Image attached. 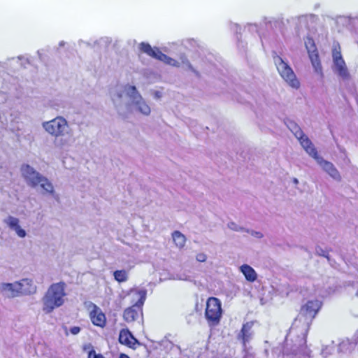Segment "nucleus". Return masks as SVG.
I'll return each instance as SVG.
<instances>
[{
    "instance_id": "14",
    "label": "nucleus",
    "mask_w": 358,
    "mask_h": 358,
    "mask_svg": "<svg viewBox=\"0 0 358 358\" xmlns=\"http://www.w3.org/2000/svg\"><path fill=\"white\" fill-rule=\"evenodd\" d=\"M19 285L17 282L12 283H0V294L8 298H14L19 295Z\"/></svg>"
},
{
    "instance_id": "28",
    "label": "nucleus",
    "mask_w": 358,
    "mask_h": 358,
    "mask_svg": "<svg viewBox=\"0 0 358 358\" xmlns=\"http://www.w3.org/2000/svg\"><path fill=\"white\" fill-rule=\"evenodd\" d=\"M134 290H135V291H139V292H140V291H146V292H147V290H146L145 289H144V288H133V289H131L129 290V292L127 293V296L128 297H129V299H130V302H131V303H133V305H135V302H137V301H138V296H132V295H131L132 292H133V291H134Z\"/></svg>"
},
{
    "instance_id": "44",
    "label": "nucleus",
    "mask_w": 358,
    "mask_h": 358,
    "mask_svg": "<svg viewBox=\"0 0 358 358\" xmlns=\"http://www.w3.org/2000/svg\"><path fill=\"white\" fill-rule=\"evenodd\" d=\"M120 358H129L127 355L124 354H121Z\"/></svg>"
},
{
    "instance_id": "31",
    "label": "nucleus",
    "mask_w": 358,
    "mask_h": 358,
    "mask_svg": "<svg viewBox=\"0 0 358 358\" xmlns=\"http://www.w3.org/2000/svg\"><path fill=\"white\" fill-rule=\"evenodd\" d=\"M182 44L187 48H195L198 45V43L193 38H188L183 41Z\"/></svg>"
},
{
    "instance_id": "39",
    "label": "nucleus",
    "mask_w": 358,
    "mask_h": 358,
    "mask_svg": "<svg viewBox=\"0 0 358 358\" xmlns=\"http://www.w3.org/2000/svg\"><path fill=\"white\" fill-rule=\"evenodd\" d=\"M313 287H315V285H313ZM306 290H307L308 292H310V294H315V295H319V296H320V295H321L320 292V291L318 290V289H317V288H316V287H314L313 289H310V287H306Z\"/></svg>"
},
{
    "instance_id": "26",
    "label": "nucleus",
    "mask_w": 358,
    "mask_h": 358,
    "mask_svg": "<svg viewBox=\"0 0 358 358\" xmlns=\"http://www.w3.org/2000/svg\"><path fill=\"white\" fill-rule=\"evenodd\" d=\"M114 278L119 282H124L128 280V272L125 270H117L113 273Z\"/></svg>"
},
{
    "instance_id": "47",
    "label": "nucleus",
    "mask_w": 358,
    "mask_h": 358,
    "mask_svg": "<svg viewBox=\"0 0 358 358\" xmlns=\"http://www.w3.org/2000/svg\"><path fill=\"white\" fill-rule=\"evenodd\" d=\"M293 182H294V184H298V183H299V180H298V179H296V178H294V179H293Z\"/></svg>"
},
{
    "instance_id": "34",
    "label": "nucleus",
    "mask_w": 358,
    "mask_h": 358,
    "mask_svg": "<svg viewBox=\"0 0 358 358\" xmlns=\"http://www.w3.org/2000/svg\"><path fill=\"white\" fill-rule=\"evenodd\" d=\"M315 252H316L317 255H318L320 256L324 257L328 260H329V257L328 252L326 250L322 248L321 247L317 246L315 248Z\"/></svg>"
},
{
    "instance_id": "16",
    "label": "nucleus",
    "mask_w": 358,
    "mask_h": 358,
    "mask_svg": "<svg viewBox=\"0 0 358 358\" xmlns=\"http://www.w3.org/2000/svg\"><path fill=\"white\" fill-rule=\"evenodd\" d=\"M17 284L19 285V295L31 294L36 292V286L34 285L33 281L30 279H22L20 281H17Z\"/></svg>"
},
{
    "instance_id": "5",
    "label": "nucleus",
    "mask_w": 358,
    "mask_h": 358,
    "mask_svg": "<svg viewBox=\"0 0 358 358\" xmlns=\"http://www.w3.org/2000/svg\"><path fill=\"white\" fill-rule=\"evenodd\" d=\"M322 306V302L319 300L308 301L303 305L301 311L293 322L310 329L312 322Z\"/></svg>"
},
{
    "instance_id": "37",
    "label": "nucleus",
    "mask_w": 358,
    "mask_h": 358,
    "mask_svg": "<svg viewBox=\"0 0 358 358\" xmlns=\"http://www.w3.org/2000/svg\"><path fill=\"white\" fill-rule=\"evenodd\" d=\"M196 259L199 262H205L207 259V255L203 252L199 253L196 256Z\"/></svg>"
},
{
    "instance_id": "35",
    "label": "nucleus",
    "mask_w": 358,
    "mask_h": 358,
    "mask_svg": "<svg viewBox=\"0 0 358 358\" xmlns=\"http://www.w3.org/2000/svg\"><path fill=\"white\" fill-rule=\"evenodd\" d=\"M245 29H248L250 32H258L259 31V26L257 24L249 23L245 26Z\"/></svg>"
},
{
    "instance_id": "27",
    "label": "nucleus",
    "mask_w": 358,
    "mask_h": 358,
    "mask_svg": "<svg viewBox=\"0 0 358 358\" xmlns=\"http://www.w3.org/2000/svg\"><path fill=\"white\" fill-rule=\"evenodd\" d=\"M162 59H163L162 60V62H163L164 63H165L166 64H169L172 66H176V67L179 66V62L178 61L167 56L166 55H165V56H163Z\"/></svg>"
},
{
    "instance_id": "33",
    "label": "nucleus",
    "mask_w": 358,
    "mask_h": 358,
    "mask_svg": "<svg viewBox=\"0 0 358 358\" xmlns=\"http://www.w3.org/2000/svg\"><path fill=\"white\" fill-rule=\"evenodd\" d=\"M305 44L308 52H309L310 50L312 51L316 50L315 43L312 38H307L306 41H305Z\"/></svg>"
},
{
    "instance_id": "18",
    "label": "nucleus",
    "mask_w": 358,
    "mask_h": 358,
    "mask_svg": "<svg viewBox=\"0 0 358 358\" xmlns=\"http://www.w3.org/2000/svg\"><path fill=\"white\" fill-rule=\"evenodd\" d=\"M119 341L120 343L129 347H134L138 341L134 337L128 329H122L119 335Z\"/></svg>"
},
{
    "instance_id": "36",
    "label": "nucleus",
    "mask_w": 358,
    "mask_h": 358,
    "mask_svg": "<svg viewBox=\"0 0 358 358\" xmlns=\"http://www.w3.org/2000/svg\"><path fill=\"white\" fill-rule=\"evenodd\" d=\"M245 231L250 234L252 236L257 238H262L263 237V234L260 231H256L253 230H249V229H245Z\"/></svg>"
},
{
    "instance_id": "4",
    "label": "nucleus",
    "mask_w": 358,
    "mask_h": 358,
    "mask_svg": "<svg viewBox=\"0 0 358 358\" xmlns=\"http://www.w3.org/2000/svg\"><path fill=\"white\" fill-rule=\"evenodd\" d=\"M65 287L66 284L63 282L53 283L49 287L42 299L43 310L45 313H52L64 303Z\"/></svg>"
},
{
    "instance_id": "32",
    "label": "nucleus",
    "mask_w": 358,
    "mask_h": 358,
    "mask_svg": "<svg viewBox=\"0 0 358 358\" xmlns=\"http://www.w3.org/2000/svg\"><path fill=\"white\" fill-rule=\"evenodd\" d=\"M228 227L234 231H241V232H243L245 231V228L239 226L238 224H237L236 223L234 222H231L228 224Z\"/></svg>"
},
{
    "instance_id": "12",
    "label": "nucleus",
    "mask_w": 358,
    "mask_h": 358,
    "mask_svg": "<svg viewBox=\"0 0 358 358\" xmlns=\"http://www.w3.org/2000/svg\"><path fill=\"white\" fill-rule=\"evenodd\" d=\"M288 129L293 133L295 137L299 141L301 146L307 152L309 148L314 146L309 138L306 136L300 127L292 120H287L286 122Z\"/></svg>"
},
{
    "instance_id": "23",
    "label": "nucleus",
    "mask_w": 358,
    "mask_h": 358,
    "mask_svg": "<svg viewBox=\"0 0 358 358\" xmlns=\"http://www.w3.org/2000/svg\"><path fill=\"white\" fill-rule=\"evenodd\" d=\"M41 187L46 192L52 196L55 194V189L52 183L44 176L40 179L38 182Z\"/></svg>"
},
{
    "instance_id": "49",
    "label": "nucleus",
    "mask_w": 358,
    "mask_h": 358,
    "mask_svg": "<svg viewBox=\"0 0 358 358\" xmlns=\"http://www.w3.org/2000/svg\"><path fill=\"white\" fill-rule=\"evenodd\" d=\"M303 281H304V280H301V281H300V285H301V284L303 283Z\"/></svg>"
},
{
    "instance_id": "9",
    "label": "nucleus",
    "mask_w": 358,
    "mask_h": 358,
    "mask_svg": "<svg viewBox=\"0 0 358 358\" xmlns=\"http://www.w3.org/2000/svg\"><path fill=\"white\" fill-rule=\"evenodd\" d=\"M333 70L343 80H348L350 73L348 72L345 62L342 57L341 47L338 43H334L332 50Z\"/></svg>"
},
{
    "instance_id": "15",
    "label": "nucleus",
    "mask_w": 358,
    "mask_h": 358,
    "mask_svg": "<svg viewBox=\"0 0 358 358\" xmlns=\"http://www.w3.org/2000/svg\"><path fill=\"white\" fill-rule=\"evenodd\" d=\"M253 322H246L242 327L241 331L238 333L237 338L241 341L245 348L247 343L252 338L253 331H252Z\"/></svg>"
},
{
    "instance_id": "1",
    "label": "nucleus",
    "mask_w": 358,
    "mask_h": 358,
    "mask_svg": "<svg viewBox=\"0 0 358 358\" xmlns=\"http://www.w3.org/2000/svg\"><path fill=\"white\" fill-rule=\"evenodd\" d=\"M110 96L117 113L124 117L128 113L148 116L151 108L136 87L131 85H116L110 90Z\"/></svg>"
},
{
    "instance_id": "22",
    "label": "nucleus",
    "mask_w": 358,
    "mask_h": 358,
    "mask_svg": "<svg viewBox=\"0 0 358 358\" xmlns=\"http://www.w3.org/2000/svg\"><path fill=\"white\" fill-rule=\"evenodd\" d=\"M240 271L243 273L248 281L254 282L257 280V274L250 266L243 264L240 267Z\"/></svg>"
},
{
    "instance_id": "41",
    "label": "nucleus",
    "mask_w": 358,
    "mask_h": 358,
    "mask_svg": "<svg viewBox=\"0 0 358 358\" xmlns=\"http://www.w3.org/2000/svg\"><path fill=\"white\" fill-rule=\"evenodd\" d=\"M17 59L18 60H22V65H24L26 63L29 62L28 59H24L23 57H18Z\"/></svg>"
},
{
    "instance_id": "45",
    "label": "nucleus",
    "mask_w": 358,
    "mask_h": 358,
    "mask_svg": "<svg viewBox=\"0 0 358 358\" xmlns=\"http://www.w3.org/2000/svg\"><path fill=\"white\" fill-rule=\"evenodd\" d=\"M64 44H65V42L62 41L59 42V47H63L64 45Z\"/></svg>"
},
{
    "instance_id": "30",
    "label": "nucleus",
    "mask_w": 358,
    "mask_h": 358,
    "mask_svg": "<svg viewBox=\"0 0 358 358\" xmlns=\"http://www.w3.org/2000/svg\"><path fill=\"white\" fill-rule=\"evenodd\" d=\"M180 59L181 63L184 67L196 73V71L194 69V68L192 66V64H190L189 61L185 55H181Z\"/></svg>"
},
{
    "instance_id": "29",
    "label": "nucleus",
    "mask_w": 358,
    "mask_h": 358,
    "mask_svg": "<svg viewBox=\"0 0 358 358\" xmlns=\"http://www.w3.org/2000/svg\"><path fill=\"white\" fill-rule=\"evenodd\" d=\"M173 280L192 281V277L185 273H176L173 276Z\"/></svg>"
},
{
    "instance_id": "6",
    "label": "nucleus",
    "mask_w": 358,
    "mask_h": 358,
    "mask_svg": "<svg viewBox=\"0 0 358 358\" xmlns=\"http://www.w3.org/2000/svg\"><path fill=\"white\" fill-rule=\"evenodd\" d=\"M274 63L278 71L286 83L294 89H299L300 82L290 66L278 55H273Z\"/></svg>"
},
{
    "instance_id": "21",
    "label": "nucleus",
    "mask_w": 358,
    "mask_h": 358,
    "mask_svg": "<svg viewBox=\"0 0 358 358\" xmlns=\"http://www.w3.org/2000/svg\"><path fill=\"white\" fill-rule=\"evenodd\" d=\"M308 55L311 61L312 65L315 69V71L320 74V76H322V68L320 63V60L319 58V55L316 50L312 51L311 50H309Z\"/></svg>"
},
{
    "instance_id": "25",
    "label": "nucleus",
    "mask_w": 358,
    "mask_h": 358,
    "mask_svg": "<svg viewBox=\"0 0 358 358\" xmlns=\"http://www.w3.org/2000/svg\"><path fill=\"white\" fill-rule=\"evenodd\" d=\"M336 345L334 341H331L329 343L323 345L321 350V355L324 358H327L330 355H333L335 351Z\"/></svg>"
},
{
    "instance_id": "2",
    "label": "nucleus",
    "mask_w": 358,
    "mask_h": 358,
    "mask_svg": "<svg viewBox=\"0 0 358 358\" xmlns=\"http://www.w3.org/2000/svg\"><path fill=\"white\" fill-rule=\"evenodd\" d=\"M309 329L292 322L284 341L273 353L282 358H311L312 351L307 345Z\"/></svg>"
},
{
    "instance_id": "17",
    "label": "nucleus",
    "mask_w": 358,
    "mask_h": 358,
    "mask_svg": "<svg viewBox=\"0 0 358 358\" xmlns=\"http://www.w3.org/2000/svg\"><path fill=\"white\" fill-rule=\"evenodd\" d=\"M140 50L148 55L159 61H162L163 59L162 57L165 56V54L162 52L159 48H152L150 44L146 43L143 42L140 43Z\"/></svg>"
},
{
    "instance_id": "43",
    "label": "nucleus",
    "mask_w": 358,
    "mask_h": 358,
    "mask_svg": "<svg viewBox=\"0 0 358 358\" xmlns=\"http://www.w3.org/2000/svg\"><path fill=\"white\" fill-rule=\"evenodd\" d=\"M355 341H357V343L358 345V331L354 336Z\"/></svg>"
},
{
    "instance_id": "38",
    "label": "nucleus",
    "mask_w": 358,
    "mask_h": 358,
    "mask_svg": "<svg viewBox=\"0 0 358 358\" xmlns=\"http://www.w3.org/2000/svg\"><path fill=\"white\" fill-rule=\"evenodd\" d=\"M88 358H105L101 354H96L94 350H92L88 353Z\"/></svg>"
},
{
    "instance_id": "11",
    "label": "nucleus",
    "mask_w": 358,
    "mask_h": 358,
    "mask_svg": "<svg viewBox=\"0 0 358 358\" xmlns=\"http://www.w3.org/2000/svg\"><path fill=\"white\" fill-rule=\"evenodd\" d=\"M20 171L24 180L29 186L36 187L38 185V182L43 175L35 170L34 167L29 164H22Z\"/></svg>"
},
{
    "instance_id": "19",
    "label": "nucleus",
    "mask_w": 358,
    "mask_h": 358,
    "mask_svg": "<svg viewBox=\"0 0 358 358\" xmlns=\"http://www.w3.org/2000/svg\"><path fill=\"white\" fill-rule=\"evenodd\" d=\"M90 318L92 323L98 327H103L106 324V316L96 306L90 313Z\"/></svg>"
},
{
    "instance_id": "8",
    "label": "nucleus",
    "mask_w": 358,
    "mask_h": 358,
    "mask_svg": "<svg viewBox=\"0 0 358 358\" xmlns=\"http://www.w3.org/2000/svg\"><path fill=\"white\" fill-rule=\"evenodd\" d=\"M132 296L138 297V301L135 302V305L127 308L124 310L123 317L127 322H131L137 320L140 315H142V306L145 301L146 291H133Z\"/></svg>"
},
{
    "instance_id": "13",
    "label": "nucleus",
    "mask_w": 358,
    "mask_h": 358,
    "mask_svg": "<svg viewBox=\"0 0 358 358\" xmlns=\"http://www.w3.org/2000/svg\"><path fill=\"white\" fill-rule=\"evenodd\" d=\"M3 222L11 230L13 231L19 238H24L27 232L20 224V220L14 216L8 215L3 219Z\"/></svg>"
},
{
    "instance_id": "7",
    "label": "nucleus",
    "mask_w": 358,
    "mask_h": 358,
    "mask_svg": "<svg viewBox=\"0 0 358 358\" xmlns=\"http://www.w3.org/2000/svg\"><path fill=\"white\" fill-rule=\"evenodd\" d=\"M222 314L221 301L215 297H210L206 302V319L210 326L219 324Z\"/></svg>"
},
{
    "instance_id": "3",
    "label": "nucleus",
    "mask_w": 358,
    "mask_h": 358,
    "mask_svg": "<svg viewBox=\"0 0 358 358\" xmlns=\"http://www.w3.org/2000/svg\"><path fill=\"white\" fill-rule=\"evenodd\" d=\"M42 127L52 136L61 137L58 142L60 147L70 146L74 142L68 122L62 116L43 122Z\"/></svg>"
},
{
    "instance_id": "24",
    "label": "nucleus",
    "mask_w": 358,
    "mask_h": 358,
    "mask_svg": "<svg viewBox=\"0 0 358 358\" xmlns=\"http://www.w3.org/2000/svg\"><path fill=\"white\" fill-rule=\"evenodd\" d=\"M172 238H173V242L175 243L176 245L178 248H182L185 245V242H186L185 236L180 231H175L172 234Z\"/></svg>"
},
{
    "instance_id": "46",
    "label": "nucleus",
    "mask_w": 358,
    "mask_h": 358,
    "mask_svg": "<svg viewBox=\"0 0 358 358\" xmlns=\"http://www.w3.org/2000/svg\"><path fill=\"white\" fill-rule=\"evenodd\" d=\"M306 284H313V282L310 279H307L306 281H305Z\"/></svg>"
},
{
    "instance_id": "50",
    "label": "nucleus",
    "mask_w": 358,
    "mask_h": 358,
    "mask_svg": "<svg viewBox=\"0 0 358 358\" xmlns=\"http://www.w3.org/2000/svg\"><path fill=\"white\" fill-rule=\"evenodd\" d=\"M202 358V357H201Z\"/></svg>"
},
{
    "instance_id": "48",
    "label": "nucleus",
    "mask_w": 358,
    "mask_h": 358,
    "mask_svg": "<svg viewBox=\"0 0 358 358\" xmlns=\"http://www.w3.org/2000/svg\"><path fill=\"white\" fill-rule=\"evenodd\" d=\"M64 330H65V334L66 335H68V331H67V328L66 327H64Z\"/></svg>"
},
{
    "instance_id": "10",
    "label": "nucleus",
    "mask_w": 358,
    "mask_h": 358,
    "mask_svg": "<svg viewBox=\"0 0 358 358\" xmlns=\"http://www.w3.org/2000/svg\"><path fill=\"white\" fill-rule=\"evenodd\" d=\"M310 157L315 159L317 163L334 180H340L341 179V175L334 165L328 161L324 160L320 157L315 146L309 148L306 152Z\"/></svg>"
},
{
    "instance_id": "20",
    "label": "nucleus",
    "mask_w": 358,
    "mask_h": 358,
    "mask_svg": "<svg viewBox=\"0 0 358 358\" xmlns=\"http://www.w3.org/2000/svg\"><path fill=\"white\" fill-rule=\"evenodd\" d=\"M356 345H357V341H350L348 338L343 339L338 344V352L345 355L350 354L354 350Z\"/></svg>"
},
{
    "instance_id": "40",
    "label": "nucleus",
    "mask_w": 358,
    "mask_h": 358,
    "mask_svg": "<svg viewBox=\"0 0 358 358\" xmlns=\"http://www.w3.org/2000/svg\"><path fill=\"white\" fill-rule=\"evenodd\" d=\"M69 331L73 335H77L80 331V328L79 327H72L70 328Z\"/></svg>"
},
{
    "instance_id": "42",
    "label": "nucleus",
    "mask_w": 358,
    "mask_h": 358,
    "mask_svg": "<svg viewBox=\"0 0 358 358\" xmlns=\"http://www.w3.org/2000/svg\"><path fill=\"white\" fill-rule=\"evenodd\" d=\"M264 22L267 24L268 23H271V20H268L267 17L264 18Z\"/></svg>"
}]
</instances>
